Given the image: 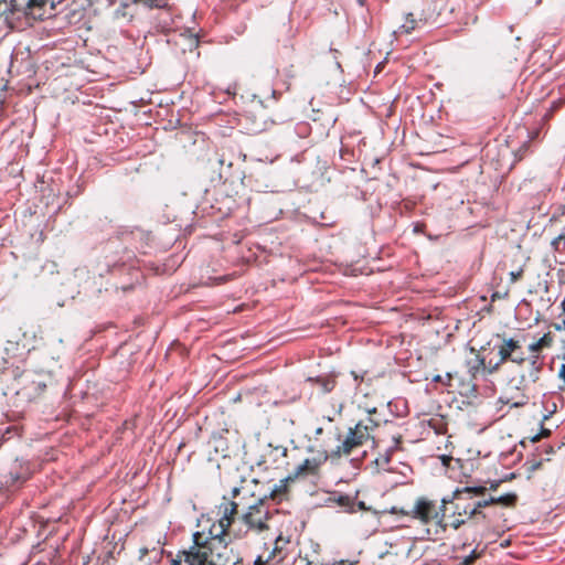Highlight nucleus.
<instances>
[{
	"label": "nucleus",
	"mask_w": 565,
	"mask_h": 565,
	"mask_svg": "<svg viewBox=\"0 0 565 565\" xmlns=\"http://www.w3.org/2000/svg\"><path fill=\"white\" fill-rule=\"evenodd\" d=\"M359 505H360V508H364V503L363 502H360Z\"/></svg>",
	"instance_id": "obj_45"
},
{
	"label": "nucleus",
	"mask_w": 565,
	"mask_h": 565,
	"mask_svg": "<svg viewBox=\"0 0 565 565\" xmlns=\"http://www.w3.org/2000/svg\"><path fill=\"white\" fill-rule=\"evenodd\" d=\"M499 360L495 363L488 362V373L492 374L499 371L501 365L508 361L516 365H523L526 356L522 350V340L518 338H502V343L498 347Z\"/></svg>",
	"instance_id": "obj_7"
},
{
	"label": "nucleus",
	"mask_w": 565,
	"mask_h": 565,
	"mask_svg": "<svg viewBox=\"0 0 565 565\" xmlns=\"http://www.w3.org/2000/svg\"><path fill=\"white\" fill-rule=\"evenodd\" d=\"M544 407H545V411L548 413L547 415H544L545 419L548 418L550 415L555 413L556 408H557V406L554 402H552L550 406H544Z\"/></svg>",
	"instance_id": "obj_33"
},
{
	"label": "nucleus",
	"mask_w": 565,
	"mask_h": 565,
	"mask_svg": "<svg viewBox=\"0 0 565 565\" xmlns=\"http://www.w3.org/2000/svg\"><path fill=\"white\" fill-rule=\"evenodd\" d=\"M315 383L318 384L324 393L331 392L335 386V381L333 379L318 377L315 380Z\"/></svg>",
	"instance_id": "obj_22"
},
{
	"label": "nucleus",
	"mask_w": 565,
	"mask_h": 565,
	"mask_svg": "<svg viewBox=\"0 0 565 565\" xmlns=\"http://www.w3.org/2000/svg\"><path fill=\"white\" fill-rule=\"evenodd\" d=\"M550 435V430H543V436H548Z\"/></svg>",
	"instance_id": "obj_42"
},
{
	"label": "nucleus",
	"mask_w": 565,
	"mask_h": 565,
	"mask_svg": "<svg viewBox=\"0 0 565 565\" xmlns=\"http://www.w3.org/2000/svg\"><path fill=\"white\" fill-rule=\"evenodd\" d=\"M322 433H323V428L322 427H318L316 429V431H315V435H316V437H318V436L322 435Z\"/></svg>",
	"instance_id": "obj_39"
},
{
	"label": "nucleus",
	"mask_w": 565,
	"mask_h": 565,
	"mask_svg": "<svg viewBox=\"0 0 565 565\" xmlns=\"http://www.w3.org/2000/svg\"><path fill=\"white\" fill-rule=\"evenodd\" d=\"M554 343L555 334L552 331H547L541 338L527 345L529 356L526 358V361H529L531 366L529 375L533 382H537L540 380V374L543 370L544 356L542 355V352L553 348Z\"/></svg>",
	"instance_id": "obj_8"
},
{
	"label": "nucleus",
	"mask_w": 565,
	"mask_h": 565,
	"mask_svg": "<svg viewBox=\"0 0 565 565\" xmlns=\"http://www.w3.org/2000/svg\"><path fill=\"white\" fill-rule=\"evenodd\" d=\"M217 539L205 536V530L192 534L191 551L188 559L191 565H239L242 559L232 546L223 542L220 547L214 546Z\"/></svg>",
	"instance_id": "obj_2"
},
{
	"label": "nucleus",
	"mask_w": 565,
	"mask_h": 565,
	"mask_svg": "<svg viewBox=\"0 0 565 565\" xmlns=\"http://www.w3.org/2000/svg\"><path fill=\"white\" fill-rule=\"evenodd\" d=\"M416 26H417V20L414 18V14L407 13L405 15L404 22L402 23L399 29H401V32L408 34L412 31H414L416 29Z\"/></svg>",
	"instance_id": "obj_18"
},
{
	"label": "nucleus",
	"mask_w": 565,
	"mask_h": 565,
	"mask_svg": "<svg viewBox=\"0 0 565 565\" xmlns=\"http://www.w3.org/2000/svg\"><path fill=\"white\" fill-rule=\"evenodd\" d=\"M191 551V546L186 550H181L177 553L175 557L171 559V565H191L188 559V553Z\"/></svg>",
	"instance_id": "obj_21"
},
{
	"label": "nucleus",
	"mask_w": 565,
	"mask_h": 565,
	"mask_svg": "<svg viewBox=\"0 0 565 565\" xmlns=\"http://www.w3.org/2000/svg\"><path fill=\"white\" fill-rule=\"evenodd\" d=\"M413 548H414V544H411V545L406 548V551L404 552V555H405L406 557H409V555H411V553H412Z\"/></svg>",
	"instance_id": "obj_37"
},
{
	"label": "nucleus",
	"mask_w": 565,
	"mask_h": 565,
	"mask_svg": "<svg viewBox=\"0 0 565 565\" xmlns=\"http://www.w3.org/2000/svg\"><path fill=\"white\" fill-rule=\"evenodd\" d=\"M563 306H565V301H563ZM564 310H565V307H564Z\"/></svg>",
	"instance_id": "obj_46"
},
{
	"label": "nucleus",
	"mask_w": 565,
	"mask_h": 565,
	"mask_svg": "<svg viewBox=\"0 0 565 565\" xmlns=\"http://www.w3.org/2000/svg\"><path fill=\"white\" fill-rule=\"evenodd\" d=\"M280 541V537H278L275 542V547L274 550L270 552V554L268 555L267 558H263V556H258L255 562H254V565H268V563L275 557L276 553L279 552V547H278V543Z\"/></svg>",
	"instance_id": "obj_23"
},
{
	"label": "nucleus",
	"mask_w": 565,
	"mask_h": 565,
	"mask_svg": "<svg viewBox=\"0 0 565 565\" xmlns=\"http://www.w3.org/2000/svg\"><path fill=\"white\" fill-rule=\"evenodd\" d=\"M150 9H161L167 6V0H139Z\"/></svg>",
	"instance_id": "obj_24"
},
{
	"label": "nucleus",
	"mask_w": 565,
	"mask_h": 565,
	"mask_svg": "<svg viewBox=\"0 0 565 565\" xmlns=\"http://www.w3.org/2000/svg\"><path fill=\"white\" fill-rule=\"evenodd\" d=\"M460 491L466 498H469L470 500H476V495H484L487 492V488L483 486L479 487H463L461 489H457Z\"/></svg>",
	"instance_id": "obj_16"
},
{
	"label": "nucleus",
	"mask_w": 565,
	"mask_h": 565,
	"mask_svg": "<svg viewBox=\"0 0 565 565\" xmlns=\"http://www.w3.org/2000/svg\"><path fill=\"white\" fill-rule=\"evenodd\" d=\"M561 364L558 366L557 371V377L561 381V384L558 385V390L561 392H565V345L563 353L558 356Z\"/></svg>",
	"instance_id": "obj_19"
},
{
	"label": "nucleus",
	"mask_w": 565,
	"mask_h": 565,
	"mask_svg": "<svg viewBox=\"0 0 565 565\" xmlns=\"http://www.w3.org/2000/svg\"><path fill=\"white\" fill-rule=\"evenodd\" d=\"M484 511L490 514V519L488 521H481V523L490 524L497 516H499V513H498L495 507L487 508V509H484Z\"/></svg>",
	"instance_id": "obj_27"
},
{
	"label": "nucleus",
	"mask_w": 565,
	"mask_h": 565,
	"mask_svg": "<svg viewBox=\"0 0 565 565\" xmlns=\"http://www.w3.org/2000/svg\"><path fill=\"white\" fill-rule=\"evenodd\" d=\"M49 0H29L28 8L44 7Z\"/></svg>",
	"instance_id": "obj_30"
},
{
	"label": "nucleus",
	"mask_w": 565,
	"mask_h": 565,
	"mask_svg": "<svg viewBox=\"0 0 565 565\" xmlns=\"http://www.w3.org/2000/svg\"><path fill=\"white\" fill-rule=\"evenodd\" d=\"M265 462L273 469H287L289 466L288 449L284 446L271 447L265 456Z\"/></svg>",
	"instance_id": "obj_12"
},
{
	"label": "nucleus",
	"mask_w": 565,
	"mask_h": 565,
	"mask_svg": "<svg viewBox=\"0 0 565 565\" xmlns=\"http://www.w3.org/2000/svg\"><path fill=\"white\" fill-rule=\"evenodd\" d=\"M552 327L557 331L565 330V320H563L562 322L553 323Z\"/></svg>",
	"instance_id": "obj_34"
},
{
	"label": "nucleus",
	"mask_w": 565,
	"mask_h": 565,
	"mask_svg": "<svg viewBox=\"0 0 565 565\" xmlns=\"http://www.w3.org/2000/svg\"><path fill=\"white\" fill-rule=\"evenodd\" d=\"M327 451L319 454L317 457L305 459L296 467L292 475L286 477L287 481H294L299 478L316 477L320 472L321 466L328 460Z\"/></svg>",
	"instance_id": "obj_10"
},
{
	"label": "nucleus",
	"mask_w": 565,
	"mask_h": 565,
	"mask_svg": "<svg viewBox=\"0 0 565 565\" xmlns=\"http://www.w3.org/2000/svg\"><path fill=\"white\" fill-rule=\"evenodd\" d=\"M236 518H239L238 503L224 497L216 507V521L205 531V536L217 539V542L222 544Z\"/></svg>",
	"instance_id": "obj_5"
},
{
	"label": "nucleus",
	"mask_w": 565,
	"mask_h": 565,
	"mask_svg": "<svg viewBox=\"0 0 565 565\" xmlns=\"http://www.w3.org/2000/svg\"><path fill=\"white\" fill-rule=\"evenodd\" d=\"M523 275V269H519L518 271L510 273V279L512 282L518 281Z\"/></svg>",
	"instance_id": "obj_31"
},
{
	"label": "nucleus",
	"mask_w": 565,
	"mask_h": 565,
	"mask_svg": "<svg viewBox=\"0 0 565 565\" xmlns=\"http://www.w3.org/2000/svg\"><path fill=\"white\" fill-rule=\"evenodd\" d=\"M271 519V512L268 502L265 499H257L248 505L238 520L246 526L247 531L262 533L269 529L268 522Z\"/></svg>",
	"instance_id": "obj_6"
},
{
	"label": "nucleus",
	"mask_w": 565,
	"mask_h": 565,
	"mask_svg": "<svg viewBox=\"0 0 565 565\" xmlns=\"http://www.w3.org/2000/svg\"><path fill=\"white\" fill-rule=\"evenodd\" d=\"M480 502H486L484 509L501 505L503 508H514L518 503V495L515 493H507L503 495H490L487 499H481Z\"/></svg>",
	"instance_id": "obj_13"
},
{
	"label": "nucleus",
	"mask_w": 565,
	"mask_h": 565,
	"mask_svg": "<svg viewBox=\"0 0 565 565\" xmlns=\"http://www.w3.org/2000/svg\"><path fill=\"white\" fill-rule=\"evenodd\" d=\"M486 502L480 500H470L460 491L455 490L450 497L441 499L443 511L446 512V530L460 529L469 521L473 524H481V521H488L490 514L484 511Z\"/></svg>",
	"instance_id": "obj_1"
},
{
	"label": "nucleus",
	"mask_w": 565,
	"mask_h": 565,
	"mask_svg": "<svg viewBox=\"0 0 565 565\" xmlns=\"http://www.w3.org/2000/svg\"><path fill=\"white\" fill-rule=\"evenodd\" d=\"M366 413H367V418L364 419V422L366 424H373V420H374L376 423V428H377L382 423L386 422L385 419H383L380 416L376 407L366 408Z\"/></svg>",
	"instance_id": "obj_20"
},
{
	"label": "nucleus",
	"mask_w": 565,
	"mask_h": 565,
	"mask_svg": "<svg viewBox=\"0 0 565 565\" xmlns=\"http://www.w3.org/2000/svg\"><path fill=\"white\" fill-rule=\"evenodd\" d=\"M390 512L417 520L422 525L427 526L426 534L428 536L446 532V512L443 511L441 504L437 508L434 501L424 497H420L415 501L411 511L393 507Z\"/></svg>",
	"instance_id": "obj_3"
},
{
	"label": "nucleus",
	"mask_w": 565,
	"mask_h": 565,
	"mask_svg": "<svg viewBox=\"0 0 565 565\" xmlns=\"http://www.w3.org/2000/svg\"><path fill=\"white\" fill-rule=\"evenodd\" d=\"M497 488V484H491L490 489L494 490Z\"/></svg>",
	"instance_id": "obj_44"
},
{
	"label": "nucleus",
	"mask_w": 565,
	"mask_h": 565,
	"mask_svg": "<svg viewBox=\"0 0 565 565\" xmlns=\"http://www.w3.org/2000/svg\"><path fill=\"white\" fill-rule=\"evenodd\" d=\"M529 141H526L519 148V150L515 153L519 160H522L524 158L526 151L529 150Z\"/></svg>",
	"instance_id": "obj_29"
},
{
	"label": "nucleus",
	"mask_w": 565,
	"mask_h": 565,
	"mask_svg": "<svg viewBox=\"0 0 565 565\" xmlns=\"http://www.w3.org/2000/svg\"><path fill=\"white\" fill-rule=\"evenodd\" d=\"M393 439H394V444H395V445H394V447L392 448V450H396V449H398V445H399V444H401V441H402V436H401V435H398L397 437H393Z\"/></svg>",
	"instance_id": "obj_35"
},
{
	"label": "nucleus",
	"mask_w": 565,
	"mask_h": 565,
	"mask_svg": "<svg viewBox=\"0 0 565 565\" xmlns=\"http://www.w3.org/2000/svg\"><path fill=\"white\" fill-rule=\"evenodd\" d=\"M543 398H546V404L548 403V398L546 395H543ZM543 404H545V402H543Z\"/></svg>",
	"instance_id": "obj_43"
},
{
	"label": "nucleus",
	"mask_w": 565,
	"mask_h": 565,
	"mask_svg": "<svg viewBox=\"0 0 565 565\" xmlns=\"http://www.w3.org/2000/svg\"><path fill=\"white\" fill-rule=\"evenodd\" d=\"M458 565H463V562H461V563H460V564H458Z\"/></svg>",
	"instance_id": "obj_47"
},
{
	"label": "nucleus",
	"mask_w": 565,
	"mask_h": 565,
	"mask_svg": "<svg viewBox=\"0 0 565 565\" xmlns=\"http://www.w3.org/2000/svg\"><path fill=\"white\" fill-rule=\"evenodd\" d=\"M139 553H140V558H143L145 556H147V555H148V553H149V548H148V547H141V548L139 550Z\"/></svg>",
	"instance_id": "obj_36"
},
{
	"label": "nucleus",
	"mask_w": 565,
	"mask_h": 565,
	"mask_svg": "<svg viewBox=\"0 0 565 565\" xmlns=\"http://www.w3.org/2000/svg\"><path fill=\"white\" fill-rule=\"evenodd\" d=\"M480 556L476 551L471 552L470 555L463 558V565H473L476 559Z\"/></svg>",
	"instance_id": "obj_28"
},
{
	"label": "nucleus",
	"mask_w": 565,
	"mask_h": 565,
	"mask_svg": "<svg viewBox=\"0 0 565 565\" xmlns=\"http://www.w3.org/2000/svg\"><path fill=\"white\" fill-rule=\"evenodd\" d=\"M2 375H6V374H4V373H1V374H0V376H2ZM7 394H8V392L4 390V387H3V386H0V398H1L2 396H6Z\"/></svg>",
	"instance_id": "obj_38"
},
{
	"label": "nucleus",
	"mask_w": 565,
	"mask_h": 565,
	"mask_svg": "<svg viewBox=\"0 0 565 565\" xmlns=\"http://www.w3.org/2000/svg\"><path fill=\"white\" fill-rule=\"evenodd\" d=\"M452 379H454V376L451 373H446L445 376H443V375L434 376L433 381L436 383H443L445 386H450Z\"/></svg>",
	"instance_id": "obj_25"
},
{
	"label": "nucleus",
	"mask_w": 565,
	"mask_h": 565,
	"mask_svg": "<svg viewBox=\"0 0 565 565\" xmlns=\"http://www.w3.org/2000/svg\"><path fill=\"white\" fill-rule=\"evenodd\" d=\"M376 429V423L366 424L364 420H359L354 427L349 428L345 438L335 449L331 451L332 458H341L350 456L355 449L362 447L370 439L373 438V431Z\"/></svg>",
	"instance_id": "obj_4"
},
{
	"label": "nucleus",
	"mask_w": 565,
	"mask_h": 565,
	"mask_svg": "<svg viewBox=\"0 0 565 565\" xmlns=\"http://www.w3.org/2000/svg\"><path fill=\"white\" fill-rule=\"evenodd\" d=\"M471 352L475 356L467 361L469 374L472 377H476L481 371H486L488 373V363L486 360L473 348H471Z\"/></svg>",
	"instance_id": "obj_14"
},
{
	"label": "nucleus",
	"mask_w": 565,
	"mask_h": 565,
	"mask_svg": "<svg viewBox=\"0 0 565 565\" xmlns=\"http://www.w3.org/2000/svg\"><path fill=\"white\" fill-rule=\"evenodd\" d=\"M232 494H233V498H236L239 494V489L238 488H234L232 490Z\"/></svg>",
	"instance_id": "obj_40"
},
{
	"label": "nucleus",
	"mask_w": 565,
	"mask_h": 565,
	"mask_svg": "<svg viewBox=\"0 0 565 565\" xmlns=\"http://www.w3.org/2000/svg\"><path fill=\"white\" fill-rule=\"evenodd\" d=\"M543 465L542 460H533L530 462L529 471H535L540 469Z\"/></svg>",
	"instance_id": "obj_32"
},
{
	"label": "nucleus",
	"mask_w": 565,
	"mask_h": 565,
	"mask_svg": "<svg viewBox=\"0 0 565 565\" xmlns=\"http://www.w3.org/2000/svg\"><path fill=\"white\" fill-rule=\"evenodd\" d=\"M500 402L511 407L519 408L525 406L529 403V396L519 391L516 392L515 396L504 393L500 397Z\"/></svg>",
	"instance_id": "obj_15"
},
{
	"label": "nucleus",
	"mask_w": 565,
	"mask_h": 565,
	"mask_svg": "<svg viewBox=\"0 0 565 565\" xmlns=\"http://www.w3.org/2000/svg\"><path fill=\"white\" fill-rule=\"evenodd\" d=\"M32 373L22 372L14 376L15 385L11 388L14 394L22 395L26 399H33L44 392L46 385L42 382L34 381Z\"/></svg>",
	"instance_id": "obj_9"
},
{
	"label": "nucleus",
	"mask_w": 565,
	"mask_h": 565,
	"mask_svg": "<svg viewBox=\"0 0 565 565\" xmlns=\"http://www.w3.org/2000/svg\"><path fill=\"white\" fill-rule=\"evenodd\" d=\"M337 502L340 505L348 508L350 511H353L354 502L352 501V499L349 495H339V498L337 499Z\"/></svg>",
	"instance_id": "obj_26"
},
{
	"label": "nucleus",
	"mask_w": 565,
	"mask_h": 565,
	"mask_svg": "<svg viewBox=\"0 0 565 565\" xmlns=\"http://www.w3.org/2000/svg\"><path fill=\"white\" fill-rule=\"evenodd\" d=\"M241 120L252 134H259L268 127V117L262 107L246 110Z\"/></svg>",
	"instance_id": "obj_11"
},
{
	"label": "nucleus",
	"mask_w": 565,
	"mask_h": 565,
	"mask_svg": "<svg viewBox=\"0 0 565 565\" xmlns=\"http://www.w3.org/2000/svg\"><path fill=\"white\" fill-rule=\"evenodd\" d=\"M17 11H20L17 0H0V15L9 13L13 14Z\"/></svg>",
	"instance_id": "obj_17"
},
{
	"label": "nucleus",
	"mask_w": 565,
	"mask_h": 565,
	"mask_svg": "<svg viewBox=\"0 0 565 565\" xmlns=\"http://www.w3.org/2000/svg\"><path fill=\"white\" fill-rule=\"evenodd\" d=\"M322 420H323V422H324V420H327V422L331 423V422H333V420H334V418H333V417H331V416H322Z\"/></svg>",
	"instance_id": "obj_41"
}]
</instances>
